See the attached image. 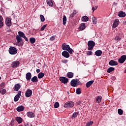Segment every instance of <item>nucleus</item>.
Returning <instances> with one entry per match:
<instances>
[{"mask_svg": "<svg viewBox=\"0 0 126 126\" xmlns=\"http://www.w3.org/2000/svg\"><path fill=\"white\" fill-rule=\"evenodd\" d=\"M18 34L19 35H17L16 36V39L17 40L16 45L19 47H21V46H23V40H22V38L25 36V34H24L23 32L20 31L18 32Z\"/></svg>", "mask_w": 126, "mask_h": 126, "instance_id": "obj_1", "label": "nucleus"}, {"mask_svg": "<svg viewBox=\"0 0 126 126\" xmlns=\"http://www.w3.org/2000/svg\"><path fill=\"white\" fill-rule=\"evenodd\" d=\"M62 50L63 51H67L69 54L71 55L72 54V52H73V50L72 49L70 48V46H69V45L66 44V43H64L62 44Z\"/></svg>", "mask_w": 126, "mask_h": 126, "instance_id": "obj_2", "label": "nucleus"}, {"mask_svg": "<svg viewBox=\"0 0 126 126\" xmlns=\"http://www.w3.org/2000/svg\"><path fill=\"white\" fill-rule=\"evenodd\" d=\"M95 47V42L92 40H90L88 42V50L92 51L93 48Z\"/></svg>", "mask_w": 126, "mask_h": 126, "instance_id": "obj_3", "label": "nucleus"}, {"mask_svg": "<svg viewBox=\"0 0 126 126\" xmlns=\"http://www.w3.org/2000/svg\"><path fill=\"white\" fill-rule=\"evenodd\" d=\"M74 106V102L71 101L66 102L64 104V108H72Z\"/></svg>", "mask_w": 126, "mask_h": 126, "instance_id": "obj_4", "label": "nucleus"}, {"mask_svg": "<svg viewBox=\"0 0 126 126\" xmlns=\"http://www.w3.org/2000/svg\"><path fill=\"white\" fill-rule=\"evenodd\" d=\"M9 53L10 55H16L17 54V50L14 47H10L9 48Z\"/></svg>", "mask_w": 126, "mask_h": 126, "instance_id": "obj_5", "label": "nucleus"}, {"mask_svg": "<svg viewBox=\"0 0 126 126\" xmlns=\"http://www.w3.org/2000/svg\"><path fill=\"white\" fill-rule=\"evenodd\" d=\"M19 64H20V62L18 61H16L12 63L11 66L15 68V67H18V66H19Z\"/></svg>", "mask_w": 126, "mask_h": 126, "instance_id": "obj_6", "label": "nucleus"}, {"mask_svg": "<svg viewBox=\"0 0 126 126\" xmlns=\"http://www.w3.org/2000/svg\"><path fill=\"white\" fill-rule=\"evenodd\" d=\"M59 79L62 83H63L64 84H66V83H67V82H68V79L65 77H60Z\"/></svg>", "mask_w": 126, "mask_h": 126, "instance_id": "obj_7", "label": "nucleus"}, {"mask_svg": "<svg viewBox=\"0 0 126 126\" xmlns=\"http://www.w3.org/2000/svg\"><path fill=\"white\" fill-rule=\"evenodd\" d=\"M126 55H123L119 59L118 62L120 63H124L126 62Z\"/></svg>", "mask_w": 126, "mask_h": 126, "instance_id": "obj_8", "label": "nucleus"}, {"mask_svg": "<svg viewBox=\"0 0 126 126\" xmlns=\"http://www.w3.org/2000/svg\"><path fill=\"white\" fill-rule=\"evenodd\" d=\"M20 96H21V91H19L17 94L14 97V102H17V101L19 100V98H20Z\"/></svg>", "mask_w": 126, "mask_h": 126, "instance_id": "obj_9", "label": "nucleus"}, {"mask_svg": "<svg viewBox=\"0 0 126 126\" xmlns=\"http://www.w3.org/2000/svg\"><path fill=\"white\" fill-rule=\"evenodd\" d=\"M119 23H120V21L119 19H116L115 20L113 24V28H116V27H118V25H119Z\"/></svg>", "mask_w": 126, "mask_h": 126, "instance_id": "obj_10", "label": "nucleus"}, {"mask_svg": "<svg viewBox=\"0 0 126 126\" xmlns=\"http://www.w3.org/2000/svg\"><path fill=\"white\" fill-rule=\"evenodd\" d=\"M5 24L7 26L10 27L11 25V20L9 18L5 19Z\"/></svg>", "mask_w": 126, "mask_h": 126, "instance_id": "obj_11", "label": "nucleus"}, {"mask_svg": "<svg viewBox=\"0 0 126 126\" xmlns=\"http://www.w3.org/2000/svg\"><path fill=\"white\" fill-rule=\"evenodd\" d=\"M70 84L73 87H76L78 84H77V80H72Z\"/></svg>", "mask_w": 126, "mask_h": 126, "instance_id": "obj_12", "label": "nucleus"}, {"mask_svg": "<svg viewBox=\"0 0 126 126\" xmlns=\"http://www.w3.org/2000/svg\"><path fill=\"white\" fill-rule=\"evenodd\" d=\"M26 97L28 98L30 97L32 95V90L28 89L27 91L25 93Z\"/></svg>", "mask_w": 126, "mask_h": 126, "instance_id": "obj_13", "label": "nucleus"}, {"mask_svg": "<svg viewBox=\"0 0 126 126\" xmlns=\"http://www.w3.org/2000/svg\"><path fill=\"white\" fill-rule=\"evenodd\" d=\"M62 56L64 58H69L70 57L69 53H68L67 51H63L62 52Z\"/></svg>", "mask_w": 126, "mask_h": 126, "instance_id": "obj_14", "label": "nucleus"}, {"mask_svg": "<svg viewBox=\"0 0 126 126\" xmlns=\"http://www.w3.org/2000/svg\"><path fill=\"white\" fill-rule=\"evenodd\" d=\"M21 88V86H20V84H16L14 86V89L15 91H18V90H19Z\"/></svg>", "mask_w": 126, "mask_h": 126, "instance_id": "obj_15", "label": "nucleus"}, {"mask_svg": "<svg viewBox=\"0 0 126 126\" xmlns=\"http://www.w3.org/2000/svg\"><path fill=\"white\" fill-rule=\"evenodd\" d=\"M94 83V80H92V81H89L86 84V87L87 88H89V87H90L91 86V85H92Z\"/></svg>", "mask_w": 126, "mask_h": 126, "instance_id": "obj_16", "label": "nucleus"}, {"mask_svg": "<svg viewBox=\"0 0 126 126\" xmlns=\"http://www.w3.org/2000/svg\"><path fill=\"white\" fill-rule=\"evenodd\" d=\"M16 122H17L18 124H21L22 122H23V119L21 118L20 117H17L15 118Z\"/></svg>", "mask_w": 126, "mask_h": 126, "instance_id": "obj_17", "label": "nucleus"}, {"mask_svg": "<svg viewBox=\"0 0 126 126\" xmlns=\"http://www.w3.org/2000/svg\"><path fill=\"white\" fill-rule=\"evenodd\" d=\"M31 77H32V75L31 74V73L28 72L26 75V78L27 80H30L31 79Z\"/></svg>", "mask_w": 126, "mask_h": 126, "instance_id": "obj_18", "label": "nucleus"}, {"mask_svg": "<svg viewBox=\"0 0 126 126\" xmlns=\"http://www.w3.org/2000/svg\"><path fill=\"white\" fill-rule=\"evenodd\" d=\"M85 28H86L85 23H82L79 27V29L81 31H83V30H84Z\"/></svg>", "mask_w": 126, "mask_h": 126, "instance_id": "obj_19", "label": "nucleus"}, {"mask_svg": "<svg viewBox=\"0 0 126 126\" xmlns=\"http://www.w3.org/2000/svg\"><path fill=\"white\" fill-rule=\"evenodd\" d=\"M109 65H118V62L114 60H111L109 62Z\"/></svg>", "mask_w": 126, "mask_h": 126, "instance_id": "obj_20", "label": "nucleus"}, {"mask_svg": "<svg viewBox=\"0 0 126 126\" xmlns=\"http://www.w3.org/2000/svg\"><path fill=\"white\" fill-rule=\"evenodd\" d=\"M118 16L119 17H126V13L123 11H120L118 13Z\"/></svg>", "mask_w": 126, "mask_h": 126, "instance_id": "obj_21", "label": "nucleus"}, {"mask_svg": "<svg viewBox=\"0 0 126 126\" xmlns=\"http://www.w3.org/2000/svg\"><path fill=\"white\" fill-rule=\"evenodd\" d=\"M95 55L97 57H100L102 55V51L99 50L95 52Z\"/></svg>", "mask_w": 126, "mask_h": 126, "instance_id": "obj_22", "label": "nucleus"}, {"mask_svg": "<svg viewBox=\"0 0 126 126\" xmlns=\"http://www.w3.org/2000/svg\"><path fill=\"white\" fill-rule=\"evenodd\" d=\"M89 20V18L87 16H84L82 17V21L83 22H87Z\"/></svg>", "mask_w": 126, "mask_h": 126, "instance_id": "obj_23", "label": "nucleus"}, {"mask_svg": "<svg viewBox=\"0 0 126 126\" xmlns=\"http://www.w3.org/2000/svg\"><path fill=\"white\" fill-rule=\"evenodd\" d=\"M27 116L29 118H34L35 117V114L32 112H29L27 113Z\"/></svg>", "mask_w": 126, "mask_h": 126, "instance_id": "obj_24", "label": "nucleus"}, {"mask_svg": "<svg viewBox=\"0 0 126 126\" xmlns=\"http://www.w3.org/2000/svg\"><path fill=\"white\" fill-rule=\"evenodd\" d=\"M17 112H22V111H24V106H20L17 108Z\"/></svg>", "mask_w": 126, "mask_h": 126, "instance_id": "obj_25", "label": "nucleus"}, {"mask_svg": "<svg viewBox=\"0 0 126 126\" xmlns=\"http://www.w3.org/2000/svg\"><path fill=\"white\" fill-rule=\"evenodd\" d=\"M38 78H39V79H41V78H43V77H44V76H45V74L43 72H39L38 74Z\"/></svg>", "mask_w": 126, "mask_h": 126, "instance_id": "obj_26", "label": "nucleus"}, {"mask_svg": "<svg viewBox=\"0 0 126 126\" xmlns=\"http://www.w3.org/2000/svg\"><path fill=\"white\" fill-rule=\"evenodd\" d=\"M114 40L116 41V42H117V43H118V42H120L121 40H122V38H121L119 35H116L114 38Z\"/></svg>", "mask_w": 126, "mask_h": 126, "instance_id": "obj_27", "label": "nucleus"}, {"mask_svg": "<svg viewBox=\"0 0 126 126\" xmlns=\"http://www.w3.org/2000/svg\"><path fill=\"white\" fill-rule=\"evenodd\" d=\"M95 101L97 103H101V101H102V96H97Z\"/></svg>", "mask_w": 126, "mask_h": 126, "instance_id": "obj_28", "label": "nucleus"}, {"mask_svg": "<svg viewBox=\"0 0 126 126\" xmlns=\"http://www.w3.org/2000/svg\"><path fill=\"white\" fill-rule=\"evenodd\" d=\"M46 2L49 6H52L53 5V0H46Z\"/></svg>", "mask_w": 126, "mask_h": 126, "instance_id": "obj_29", "label": "nucleus"}, {"mask_svg": "<svg viewBox=\"0 0 126 126\" xmlns=\"http://www.w3.org/2000/svg\"><path fill=\"white\" fill-rule=\"evenodd\" d=\"M32 82H38V77L37 76H34L33 77H32L31 79Z\"/></svg>", "mask_w": 126, "mask_h": 126, "instance_id": "obj_30", "label": "nucleus"}, {"mask_svg": "<svg viewBox=\"0 0 126 126\" xmlns=\"http://www.w3.org/2000/svg\"><path fill=\"white\" fill-rule=\"evenodd\" d=\"M67 76L68 78H72L73 77V73L71 72H68L67 73Z\"/></svg>", "mask_w": 126, "mask_h": 126, "instance_id": "obj_31", "label": "nucleus"}, {"mask_svg": "<svg viewBox=\"0 0 126 126\" xmlns=\"http://www.w3.org/2000/svg\"><path fill=\"white\" fill-rule=\"evenodd\" d=\"M79 114V112H75L72 115V119H75L77 116Z\"/></svg>", "mask_w": 126, "mask_h": 126, "instance_id": "obj_32", "label": "nucleus"}, {"mask_svg": "<svg viewBox=\"0 0 126 126\" xmlns=\"http://www.w3.org/2000/svg\"><path fill=\"white\" fill-rule=\"evenodd\" d=\"M30 42L31 44H34L36 42V39L34 37H31L30 38Z\"/></svg>", "mask_w": 126, "mask_h": 126, "instance_id": "obj_33", "label": "nucleus"}, {"mask_svg": "<svg viewBox=\"0 0 126 126\" xmlns=\"http://www.w3.org/2000/svg\"><path fill=\"white\" fill-rule=\"evenodd\" d=\"M63 25H65V24H66V16H65V15H64L63 16Z\"/></svg>", "mask_w": 126, "mask_h": 126, "instance_id": "obj_34", "label": "nucleus"}, {"mask_svg": "<svg viewBox=\"0 0 126 126\" xmlns=\"http://www.w3.org/2000/svg\"><path fill=\"white\" fill-rule=\"evenodd\" d=\"M114 69H115V68L110 67L107 69V72L108 73H110V72H112V71H114Z\"/></svg>", "mask_w": 126, "mask_h": 126, "instance_id": "obj_35", "label": "nucleus"}, {"mask_svg": "<svg viewBox=\"0 0 126 126\" xmlns=\"http://www.w3.org/2000/svg\"><path fill=\"white\" fill-rule=\"evenodd\" d=\"M0 93H1V94H2V95H4V94L6 93V90L4 89L2 90L0 89Z\"/></svg>", "mask_w": 126, "mask_h": 126, "instance_id": "obj_36", "label": "nucleus"}, {"mask_svg": "<svg viewBox=\"0 0 126 126\" xmlns=\"http://www.w3.org/2000/svg\"><path fill=\"white\" fill-rule=\"evenodd\" d=\"M93 24H97V19L95 17L92 18Z\"/></svg>", "mask_w": 126, "mask_h": 126, "instance_id": "obj_37", "label": "nucleus"}, {"mask_svg": "<svg viewBox=\"0 0 126 126\" xmlns=\"http://www.w3.org/2000/svg\"><path fill=\"white\" fill-rule=\"evenodd\" d=\"M54 108H55V109H57V108H59V107H60V103H59L58 102H56L54 104Z\"/></svg>", "mask_w": 126, "mask_h": 126, "instance_id": "obj_38", "label": "nucleus"}, {"mask_svg": "<svg viewBox=\"0 0 126 126\" xmlns=\"http://www.w3.org/2000/svg\"><path fill=\"white\" fill-rule=\"evenodd\" d=\"M40 17L41 22H44V21H45V17H44V15H40Z\"/></svg>", "mask_w": 126, "mask_h": 126, "instance_id": "obj_39", "label": "nucleus"}, {"mask_svg": "<svg viewBox=\"0 0 126 126\" xmlns=\"http://www.w3.org/2000/svg\"><path fill=\"white\" fill-rule=\"evenodd\" d=\"M76 94H81V90L80 88L77 89L76 91Z\"/></svg>", "mask_w": 126, "mask_h": 126, "instance_id": "obj_40", "label": "nucleus"}, {"mask_svg": "<svg viewBox=\"0 0 126 126\" xmlns=\"http://www.w3.org/2000/svg\"><path fill=\"white\" fill-rule=\"evenodd\" d=\"M93 121H90V122L87 123L86 126H91L93 125Z\"/></svg>", "mask_w": 126, "mask_h": 126, "instance_id": "obj_41", "label": "nucleus"}, {"mask_svg": "<svg viewBox=\"0 0 126 126\" xmlns=\"http://www.w3.org/2000/svg\"><path fill=\"white\" fill-rule=\"evenodd\" d=\"M5 86V83H2L0 85V89H2Z\"/></svg>", "mask_w": 126, "mask_h": 126, "instance_id": "obj_42", "label": "nucleus"}, {"mask_svg": "<svg viewBox=\"0 0 126 126\" xmlns=\"http://www.w3.org/2000/svg\"><path fill=\"white\" fill-rule=\"evenodd\" d=\"M118 112L119 115H123V110L121 109H118Z\"/></svg>", "mask_w": 126, "mask_h": 126, "instance_id": "obj_43", "label": "nucleus"}, {"mask_svg": "<svg viewBox=\"0 0 126 126\" xmlns=\"http://www.w3.org/2000/svg\"><path fill=\"white\" fill-rule=\"evenodd\" d=\"M46 27H47V25H44V26H43L40 29V31H44Z\"/></svg>", "mask_w": 126, "mask_h": 126, "instance_id": "obj_44", "label": "nucleus"}, {"mask_svg": "<svg viewBox=\"0 0 126 126\" xmlns=\"http://www.w3.org/2000/svg\"><path fill=\"white\" fill-rule=\"evenodd\" d=\"M92 54H93L92 51H88L87 52V55L88 56H91V55H92Z\"/></svg>", "mask_w": 126, "mask_h": 126, "instance_id": "obj_45", "label": "nucleus"}, {"mask_svg": "<svg viewBox=\"0 0 126 126\" xmlns=\"http://www.w3.org/2000/svg\"><path fill=\"white\" fill-rule=\"evenodd\" d=\"M98 8V6H95L94 7H92V9H93V12H94V10H96Z\"/></svg>", "mask_w": 126, "mask_h": 126, "instance_id": "obj_46", "label": "nucleus"}, {"mask_svg": "<svg viewBox=\"0 0 126 126\" xmlns=\"http://www.w3.org/2000/svg\"><path fill=\"white\" fill-rule=\"evenodd\" d=\"M10 125V126H14V120H12L11 121Z\"/></svg>", "mask_w": 126, "mask_h": 126, "instance_id": "obj_47", "label": "nucleus"}, {"mask_svg": "<svg viewBox=\"0 0 126 126\" xmlns=\"http://www.w3.org/2000/svg\"><path fill=\"white\" fill-rule=\"evenodd\" d=\"M55 39V36H52L50 38V41H54Z\"/></svg>", "mask_w": 126, "mask_h": 126, "instance_id": "obj_48", "label": "nucleus"}, {"mask_svg": "<svg viewBox=\"0 0 126 126\" xmlns=\"http://www.w3.org/2000/svg\"><path fill=\"white\" fill-rule=\"evenodd\" d=\"M3 26V22L2 21L0 22V28H2Z\"/></svg>", "mask_w": 126, "mask_h": 126, "instance_id": "obj_49", "label": "nucleus"}, {"mask_svg": "<svg viewBox=\"0 0 126 126\" xmlns=\"http://www.w3.org/2000/svg\"><path fill=\"white\" fill-rule=\"evenodd\" d=\"M67 62H68V61H67V60H64L62 61V62L63 63H67Z\"/></svg>", "mask_w": 126, "mask_h": 126, "instance_id": "obj_50", "label": "nucleus"}, {"mask_svg": "<svg viewBox=\"0 0 126 126\" xmlns=\"http://www.w3.org/2000/svg\"><path fill=\"white\" fill-rule=\"evenodd\" d=\"M23 38H24V39H25V41H26V42H28V38H27L26 36L25 35V36Z\"/></svg>", "mask_w": 126, "mask_h": 126, "instance_id": "obj_51", "label": "nucleus"}, {"mask_svg": "<svg viewBox=\"0 0 126 126\" xmlns=\"http://www.w3.org/2000/svg\"><path fill=\"white\" fill-rule=\"evenodd\" d=\"M76 105H80L81 104V101L79 100L76 103Z\"/></svg>", "mask_w": 126, "mask_h": 126, "instance_id": "obj_52", "label": "nucleus"}, {"mask_svg": "<svg viewBox=\"0 0 126 126\" xmlns=\"http://www.w3.org/2000/svg\"><path fill=\"white\" fill-rule=\"evenodd\" d=\"M3 20V18H2V16L0 15V22L2 21Z\"/></svg>", "mask_w": 126, "mask_h": 126, "instance_id": "obj_53", "label": "nucleus"}, {"mask_svg": "<svg viewBox=\"0 0 126 126\" xmlns=\"http://www.w3.org/2000/svg\"><path fill=\"white\" fill-rule=\"evenodd\" d=\"M36 72H37V73H39V72H40V69H36Z\"/></svg>", "mask_w": 126, "mask_h": 126, "instance_id": "obj_54", "label": "nucleus"}, {"mask_svg": "<svg viewBox=\"0 0 126 126\" xmlns=\"http://www.w3.org/2000/svg\"><path fill=\"white\" fill-rule=\"evenodd\" d=\"M24 126H29V124L26 123V124H24Z\"/></svg>", "mask_w": 126, "mask_h": 126, "instance_id": "obj_55", "label": "nucleus"}, {"mask_svg": "<svg viewBox=\"0 0 126 126\" xmlns=\"http://www.w3.org/2000/svg\"><path fill=\"white\" fill-rule=\"evenodd\" d=\"M125 73H126V69L125 70Z\"/></svg>", "mask_w": 126, "mask_h": 126, "instance_id": "obj_56", "label": "nucleus"}, {"mask_svg": "<svg viewBox=\"0 0 126 126\" xmlns=\"http://www.w3.org/2000/svg\"><path fill=\"white\" fill-rule=\"evenodd\" d=\"M19 126H23V125H20Z\"/></svg>", "mask_w": 126, "mask_h": 126, "instance_id": "obj_57", "label": "nucleus"}, {"mask_svg": "<svg viewBox=\"0 0 126 126\" xmlns=\"http://www.w3.org/2000/svg\"><path fill=\"white\" fill-rule=\"evenodd\" d=\"M113 78H114V79H116V78H115V77H114Z\"/></svg>", "mask_w": 126, "mask_h": 126, "instance_id": "obj_58", "label": "nucleus"}, {"mask_svg": "<svg viewBox=\"0 0 126 126\" xmlns=\"http://www.w3.org/2000/svg\"><path fill=\"white\" fill-rule=\"evenodd\" d=\"M0 79H1V77H0Z\"/></svg>", "mask_w": 126, "mask_h": 126, "instance_id": "obj_59", "label": "nucleus"}]
</instances>
